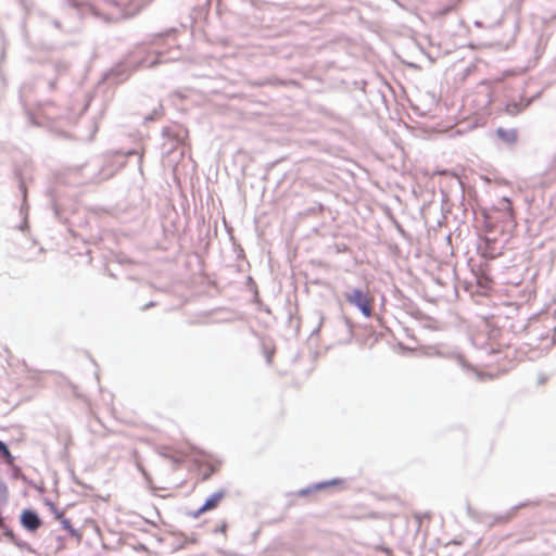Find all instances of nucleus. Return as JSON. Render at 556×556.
Segmentation results:
<instances>
[{"instance_id":"1","label":"nucleus","mask_w":556,"mask_h":556,"mask_svg":"<svg viewBox=\"0 0 556 556\" xmlns=\"http://www.w3.org/2000/svg\"><path fill=\"white\" fill-rule=\"evenodd\" d=\"M348 303L357 307L365 317L372 315V299L358 288L351 289L344 293Z\"/></svg>"},{"instance_id":"2","label":"nucleus","mask_w":556,"mask_h":556,"mask_svg":"<svg viewBox=\"0 0 556 556\" xmlns=\"http://www.w3.org/2000/svg\"><path fill=\"white\" fill-rule=\"evenodd\" d=\"M20 521L22 527L29 532L37 531L42 525L39 515L34 509H24L21 514Z\"/></svg>"},{"instance_id":"3","label":"nucleus","mask_w":556,"mask_h":556,"mask_svg":"<svg viewBox=\"0 0 556 556\" xmlns=\"http://www.w3.org/2000/svg\"><path fill=\"white\" fill-rule=\"evenodd\" d=\"M224 496H225L224 491H218V492L211 494L206 498L204 504L198 509V511L195 513V517L207 511V510L216 508L218 506L219 502L224 498Z\"/></svg>"},{"instance_id":"4","label":"nucleus","mask_w":556,"mask_h":556,"mask_svg":"<svg viewBox=\"0 0 556 556\" xmlns=\"http://www.w3.org/2000/svg\"><path fill=\"white\" fill-rule=\"evenodd\" d=\"M496 135L497 137L508 143V144H513L516 142L517 140V131L516 129H504V128H498L496 130Z\"/></svg>"},{"instance_id":"5","label":"nucleus","mask_w":556,"mask_h":556,"mask_svg":"<svg viewBox=\"0 0 556 556\" xmlns=\"http://www.w3.org/2000/svg\"><path fill=\"white\" fill-rule=\"evenodd\" d=\"M53 510L55 513V518L60 520L64 530H66L71 535H78L77 531L72 527L71 521L67 518H64L63 513L58 511L54 507Z\"/></svg>"},{"instance_id":"6","label":"nucleus","mask_w":556,"mask_h":556,"mask_svg":"<svg viewBox=\"0 0 556 556\" xmlns=\"http://www.w3.org/2000/svg\"><path fill=\"white\" fill-rule=\"evenodd\" d=\"M5 535L18 547V548H22V549H26L28 552H34V549L31 548V546L27 543V542H24V541H20L16 539L15 534L13 533L12 530H8L5 532Z\"/></svg>"},{"instance_id":"7","label":"nucleus","mask_w":556,"mask_h":556,"mask_svg":"<svg viewBox=\"0 0 556 556\" xmlns=\"http://www.w3.org/2000/svg\"><path fill=\"white\" fill-rule=\"evenodd\" d=\"M9 501V489L4 480L0 477V505H5Z\"/></svg>"},{"instance_id":"8","label":"nucleus","mask_w":556,"mask_h":556,"mask_svg":"<svg viewBox=\"0 0 556 556\" xmlns=\"http://www.w3.org/2000/svg\"><path fill=\"white\" fill-rule=\"evenodd\" d=\"M0 455L3 457L4 462L8 465H13L14 456L11 454L10 450L8 448V446L0 453Z\"/></svg>"},{"instance_id":"9","label":"nucleus","mask_w":556,"mask_h":556,"mask_svg":"<svg viewBox=\"0 0 556 556\" xmlns=\"http://www.w3.org/2000/svg\"><path fill=\"white\" fill-rule=\"evenodd\" d=\"M519 111V105L517 103H511L507 105V112L509 114H517Z\"/></svg>"},{"instance_id":"10","label":"nucleus","mask_w":556,"mask_h":556,"mask_svg":"<svg viewBox=\"0 0 556 556\" xmlns=\"http://www.w3.org/2000/svg\"><path fill=\"white\" fill-rule=\"evenodd\" d=\"M337 482H338L337 480H331V481H327V482H321V483L316 484V485H315V489H316V490L324 489V488H326V486H328V485H333V484H336Z\"/></svg>"},{"instance_id":"11","label":"nucleus","mask_w":556,"mask_h":556,"mask_svg":"<svg viewBox=\"0 0 556 556\" xmlns=\"http://www.w3.org/2000/svg\"><path fill=\"white\" fill-rule=\"evenodd\" d=\"M7 447V444L0 440V453Z\"/></svg>"},{"instance_id":"12","label":"nucleus","mask_w":556,"mask_h":556,"mask_svg":"<svg viewBox=\"0 0 556 556\" xmlns=\"http://www.w3.org/2000/svg\"><path fill=\"white\" fill-rule=\"evenodd\" d=\"M458 359V363L462 365V366H465V361L459 356L457 357Z\"/></svg>"},{"instance_id":"13","label":"nucleus","mask_w":556,"mask_h":556,"mask_svg":"<svg viewBox=\"0 0 556 556\" xmlns=\"http://www.w3.org/2000/svg\"><path fill=\"white\" fill-rule=\"evenodd\" d=\"M308 491H309V490H301V491H300V494H301V495H305V494H307V493H308Z\"/></svg>"},{"instance_id":"14","label":"nucleus","mask_w":556,"mask_h":556,"mask_svg":"<svg viewBox=\"0 0 556 556\" xmlns=\"http://www.w3.org/2000/svg\"><path fill=\"white\" fill-rule=\"evenodd\" d=\"M154 119V116L153 115H149L146 117V121H153Z\"/></svg>"},{"instance_id":"15","label":"nucleus","mask_w":556,"mask_h":556,"mask_svg":"<svg viewBox=\"0 0 556 556\" xmlns=\"http://www.w3.org/2000/svg\"><path fill=\"white\" fill-rule=\"evenodd\" d=\"M153 305H154V303H153V302H150L149 304H147V305L143 307V309H146V308H148V307H151V306H153Z\"/></svg>"},{"instance_id":"16","label":"nucleus","mask_w":556,"mask_h":556,"mask_svg":"<svg viewBox=\"0 0 556 556\" xmlns=\"http://www.w3.org/2000/svg\"><path fill=\"white\" fill-rule=\"evenodd\" d=\"M139 469H140V471H141V472L147 477V472H146V470H144L142 467H140V466H139Z\"/></svg>"},{"instance_id":"17","label":"nucleus","mask_w":556,"mask_h":556,"mask_svg":"<svg viewBox=\"0 0 556 556\" xmlns=\"http://www.w3.org/2000/svg\"><path fill=\"white\" fill-rule=\"evenodd\" d=\"M545 381V378L540 379V383H543Z\"/></svg>"}]
</instances>
